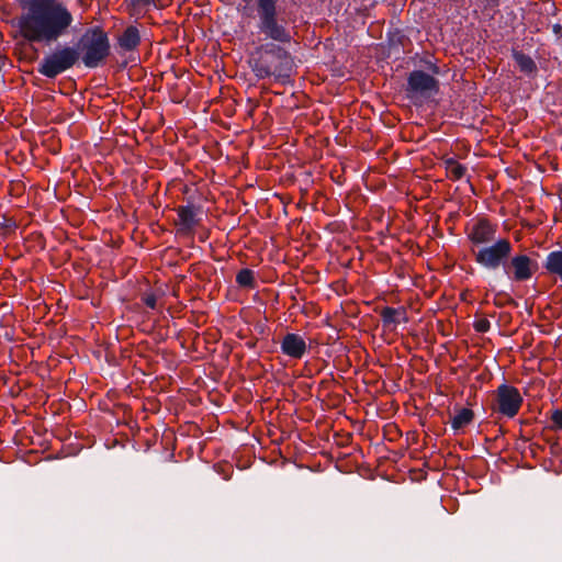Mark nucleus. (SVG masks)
<instances>
[{"label": "nucleus", "instance_id": "1", "mask_svg": "<svg viewBox=\"0 0 562 562\" xmlns=\"http://www.w3.org/2000/svg\"><path fill=\"white\" fill-rule=\"evenodd\" d=\"M24 12L18 20L20 33L31 43L50 44L68 33L72 13L60 0H15Z\"/></svg>", "mask_w": 562, "mask_h": 562}, {"label": "nucleus", "instance_id": "2", "mask_svg": "<svg viewBox=\"0 0 562 562\" xmlns=\"http://www.w3.org/2000/svg\"><path fill=\"white\" fill-rule=\"evenodd\" d=\"M256 53L258 56L252 59L251 69L257 78L290 76L293 60L290 53L283 47L276 43H266L260 45Z\"/></svg>", "mask_w": 562, "mask_h": 562}, {"label": "nucleus", "instance_id": "3", "mask_svg": "<svg viewBox=\"0 0 562 562\" xmlns=\"http://www.w3.org/2000/svg\"><path fill=\"white\" fill-rule=\"evenodd\" d=\"M246 5L243 9V13L250 15L254 8L249 7L252 0H243ZM255 9L257 12L258 24L257 27L260 33L266 35L278 43H288L291 40L290 32L283 24V21L279 18L280 7L278 0H254Z\"/></svg>", "mask_w": 562, "mask_h": 562}, {"label": "nucleus", "instance_id": "4", "mask_svg": "<svg viewBox=\"0 0 562 562\" xmlns=\"http://www.w3.org/2000/svg\"><path fill=\"white\" fill-rule=\"evenodd\" d=\"M77 49L80 53L85 66L95 68L101 65L110 54L108 35L98 27L89 29L80 37Z\"/></svg>", "mask_w": 562, "mask_h": 562}, {"label": "nucleus", "instance_id": "5", "mask_svg": "<svg viewBox=\"0 0 562 562\" xmlns=\"http://www.w3.org/2000/svg\"><path fill=\"white\" fill-rule=\"evenodd\" d=\"M80 58V53L75 46H58L46 55L38 64V72L47 78H56L58 75L74 67Z\"/></svg>", "mask_w": 562, "mask_h": 562}, {"label": "nucleus", "instance_id": "6", "mask_svg": "<svg viewBox=\"0 0 562 562\" xmlns=\"http://www.w3.org/2000/svg\"><path fill=\"white\" fill-rule=\"evenodd\" d=\"M437 81L430 75L415 70L408 77L407 97L414 104H422L437 92Z\"/></svg>", "mask_w": 562, "mask_h": 562}, {"label": "nucleus", "instance_id": "7", "mask_svg": "<svg viewBox=\"0 0 562 562\" xmlns=\"http://www.w3.org/2000/svg\"><path fill=\"white\" fill-rule=\"evenodd\" d=\"M512 250L509 241L505 238L496 240L495 244L482 248L477 255L476 260L482 266L488 269H496L503 263Z\"/></svg>", "mask_w": 562, "mask_h": 562}, {"label": "nucleus", "instance_id": "8", "mask_svg": "<svg viewBox=\"0 0 562 562\" xmlns=\"http://www.w3.org/2000/svg\"><path fill=\"white\" fill-rule=\"evenodd\" d=\"M496 398L498 411L502 414L508 417L517 414L521 404V396L517 389L503 384L497 389Z\"/></svg>", "mask_w": 562, "mask_h": 562}, {"label": "nucleus", "instance_id": "9", "mask_svg": "<svg viewBox=\"0 0 562 562\" xmlns=\"http://www.w3.org/2000/svg\"><path fill=\"white\" fill-rule=\"evenodd\" d=\"M465 232L468 237L474 244H485L494 239V228L484 220L473 221L470 223Z\"/></svg>", "mask_w": 562, "mask_h": 562}, {"label": "nucleus", "instance_id": "10", "mask_svg": "<svg viewBox=\"0 0 562 562\" xmlns=\"http://www.w3.org/2000/svg\"><path fill=\"white\" fill-rule=\"evenodd\" d=\"M280 347L284 355L294 359H301L307 350L304 338L293 333H289L283 337Z\"/></svg>", "mask_w": 562, "mask_h": 562}, {"label": "nucleus", "instance_id": "11", "mask_svg": "<svg viewBox=\"0 0 562 562\" xmlns=\"http://www.w3.org/2000/svg\"><path fill=\"white\" fill-rule=\"evenodd\" d=\"M179 231L190 233L198 224L196 213L193 206L186 205L178 209Z\"/></svg>", "mask_w": 562, "mask_h": 562}, {"label": "nucleus", "instance_id": "12", "mask_svg": "<svg viewBox=\"0 0 562 562\" xmlns=\"http://www.w3.org/2000/svg\"><path fill=\"white\" fill-rule=\"evenodd\" d=\"M382 319L385 326L396 327L402 322H406V313L404 310L385 307L382 311Z\"/></svg>", "mask_w": 562, "mask_h": 562}, {"label": "nucleus", "instance_id": "13", "mask_svg": "<svg viewBox=\"0 0 562 562\" xmlns=\"http://www.w3.org/2000/svg\"><path fill=\"white\" fill-rule=\"evenodd\" d=\"M530 259L527 256H518L512 260L515 278L518 280L528 279L531 276Z\"/></svg>", "mask_w": 562, "mask_h": 562}, {"label": "nucleus", "instance_id": "14", "mask_svg": "<svg viewBox=\"0 0 562 562\" xmlns=\"http://www.w3.org/2000/svg\"><path fill=\"white\" fill-rule=\"evenodd\" d=\"M139 44V33L134 26H130L120 37V45L126 50H132Z\"/></svg>", "mask_w": 562, "mask_h": 562}, {"label": "nucleus", "instance_id": "15", "mask_svg": "<svg viewBox=\"0 0 562 562\" xmlns=\"http://www.w3.org/2000/svg\"><path fill=\"white\" fill-rule=\"evenodd\" d=\"M546 268L562 280V251H552L548 255Z\"/></svg>", "mask_w": 562, "mask_h": 562}, {"label": "nucleus", "instance_id": "16", "mask_svg": "<svg viewBox=\"0 0 562 562\" xmlns=\"http://www.w3.org/2000/svg\"><path fill=\"white\" fill-rule=\"evenodd\" d=\"M514 57L517 66L521 71L530 75L536 70V64L529 56L517 53Z\"/></svg>", "mask_w": 562, "mask_h": 562}, {"label": "nucleus", "instance_id": "17", "mask_svg": "<svg viewBox=\"0 0 562 562\" xmlns=\"http://www.w3.org/2000/svg\"><path fill=\"white\" fill-rule=\"evenodd\" d=\"M236 282L240 286L254 288V285H255L254 272L250 269H241L236 276Z\"/></svg>", "mask_w": 562, "mask_h": 562}, {"label": "nucleus", "instance_id": "18", "mask_svg": "<svg viewBox=\"0 0 562 562\" xmlns=\"http://www.w3.org/2000/svg\"><path fill=\"white\" fill-rule=\"evenodd\" d=\"M473 419V412L469 408L459 409V428L463 425L471 423Z\"/></svg>", "mask_w": 562, "mask_h": 562}, {"label": "nucleus", "instance_id": "19", "mask_svg": "<svg viewBox=\"0 0 562 562\" xmlns=\"http://www.w3.org/2000/svg\"><path fill=\"white\" fill-rule=\"evenodd\" d=\"M156 302H157V300L154 294H148L144 297V303L146 304V306H148L151 310L156 308Z\"/></svg>", "mask_w": 562, "mask_h": 562}, {"label": "nucleus", "instance_id": "20", "mask_svg": "<svg viewBox=\"0 0 562 562\" xmlns=\"http://www.w3.org/2000/svg\"><path fill=\"white\" fill-rule=\"evenodd\" d=\"M552 420L554 422V424L562 428V411H555L553 412L552 414Z\"/></svg>", "mask_w": 562, "mask_h": 562}, {"label": "nucleus", "instance_id": "21", "mask_svg": "<svg viewBox=\"0 0 562 562\" xmlns=\"http://www.w3.org/2000/svg\"><path fill=\"white\" fill-rule=\"evenodd\" d=\"M490 326V323L487 321H480L475 324V328L479 330V331H485L487 330Z\"/></svg>", "mask_w": 562, "mask_h": 562}, {"label": "nucleus", "instance_id": "22", "mask_svg": "<svg viewBox=\"0 0 562 562\" xmlns=\"http://www.w3.org/2000/svg\"><path fill=\"white\" fill-rule=\"evenodd\" d=\"M448 170L451 173L452 177H457V164L452 160H448Z\"/></svg>", "mask_w": 562, "mask_h": 562}, {"label": "nucleus", "instance_id": "23", "mask_svg": "<svg viewBox=\"0 0 562 562\" xmlns=\"http://www.w3.org/2000/svg\"><path fill=\"white\" fill-rule=\"evenodd\" d=\"M450 425L452 429L457 430V415L450 414Z\"/></svg>", "mask_w": 562, "mask_h": 562}, {"label": "nucleus", "instance_id": "24", "mask_svg": "<svg viewBox=\"0 0 562 562\" xmlns=\"http://www.w3.org/2000/svg\"><path fill=\"white\" fill-rule=\"evenodd\" d=\"M138 2L144 5H150L155 3V0H138Z\"/></svg>", "mask_w": 562, "mask_h": 562}, {"label": "nucleus", "instance_id": "25", "mask_svg": "<svg viewBox=\"0 0 562 562\" xmlns=\"http://www.w3.org/2000/svg\"><path fill=\"white\" fill-rule=\"evenodd\" d=\"M458 170H459V180H460L463 175V167L460 164H459Z\"/></svg>", "mask_w": 562, "mask_h": 562}, {"label": "nucleus", "instance_id": "26", "mask_svg": "<svg viewBox=\"0 0 562 562\" xmlns=\"http://www.w3.org/2000/svg\"><path fill=\"white\" fill-rule=\"evenodd\" d=\"M553 30H554L555 33H559L560 30H561V26L560 25H554Z\"/></svg>", "mask_w": 562, "mask_h": 562}, {"label": "nucleus", "instance_id": "27", "mask_svg": "<svg viewBox=\"0 0 562 562\" xmlns=\"http://www.w3.org/2000/svg\"><path fill=\"white\" fill-rule=\"evenodd\" d=\"M463 184H465L469 189H471V184L469 182V179H465Z\"/></svg>", "mask_w": 562, "mask_h": 562}]
</instances>
